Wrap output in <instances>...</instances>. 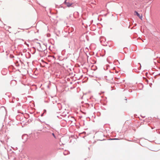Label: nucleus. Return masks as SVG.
I'll list each match as a JSON object with an SVG mask.
<instances>
[{"mask_svg": "<svg viewBox=\"0 0 160 160\" xmlns=\"http://www.w3.org/2000/svg\"><path fill=\"white\" fill-rule=\"evenodd\" d=\"M147 81L148 82V80L147 79Z\"/></svg>", "mask_w": 160, "mask_h": 160, "instance_id": "72a5a7b5", "label": "nucleus"}, {"mask_svg": "<svg viewBox=\"0 0 160 160\" xmlns=\"http://www.w3.org/2000/svg\"><path fill=\"white\" fill-rule=\"evenodd\" d=\"M130 90H129V92H131L132 91H132V90H131V91H130Z\"/></svg>", "mask_w": 160, "mask_h": 160, "instance_id": "393cba45", "label": "nucleus"}, {"mask_svg": "<svg viewBox=\"0 0 160 160\" xmlns=\"http://www.w3.org/2000/svg\"><path fill=\"white\" fill-rule=\"evenodd\" d=\"M134 14L137 16L140 19H142V15L141 16L140 14L136 11H134Z\"/></svg>", "mask_w": 160, "mask_h": 160, "instance_id": "39448f33", "label": "nucleus"}, {"mask_svg": "<svg viewBox=\"0 0 160 160\" xmlns=\"http://www.w3.org/2000/svg\"><path fill=\"white\" fill-rule=\"evenodd\" d=\"M81 77H82V76H81Z\"/></svg>", "mask_w": 160, "mask_h": 160, "instance_id": "4c0bfd02", "label": "nucleus"}, {"mask_svg": "<svg viewBox=\"0 0 160 160\" xmlns=\"http://www.w3.org/2000/svg\"><path fill=\"white\" fill-rule=\"evenodd\" d=\"M138 64L140 65V67H138V70L137 69H136V68L133 69V70H132V72H139V71H138V70H140L141 69V65L140 63H138Z\"/></svg>", "mask_w": 160, "mask_h": 160, "instance_id": "20e7f679", "label": "nucleus"}, {"mask_svg": "<svg viewBox=\"0 0 160 160\" xmlns=\"http://www.w3.org/2000/svg\"><path fill=\"white\" fill-rule=\"evenodd\" d=\"M70 152L69 151L66 150L65 151L63 152V154L65 155H67Z\"/></svg>", "mask_w": 160, "mask_h": 160, "instance_id": "1a4fd4ad", "label": "nucleus"}, {"mask_svg": "<svg viewBox=\"0 0 160 160\" xmlns=\"http://www.w3.org/2000/svg\"><path fill=\"white\" fill-rule=\"evenodd\" d=\"M27 51V50L26 49H23L22 51L23 52H26Z\"/></svg>", "mask_w": 160, "mask_h": 160, "instance_id": "2eb2a0df", "label": "nucleus"}, {"mask_svg": "<svg viewBox=\"0 0 160 160\" xmlns=\"http://www.w3.org/2000/svg\"><path fill=\"white\" fill-rule=\"evenodd\" d=\"M26 42H25L24 44H26Z\"/></svg>", "mask_w": 160, "mask_h": 160, "instance_id": "c9c22d12", "label": "nucleus"}, {"mask_svg": "<svg viewBox=\"0 0 160 160\" xmlns=\"http://www.w3.org/2000/svg\"><path fill=\"white\" fill-rule=\"evenodd\" d=\"M130 90H129V92H131L132 91H132V90H131V91H130Z\"/></svg>", "mask_w": 160, "mask_h": 160, "instance_id": "bb28decb", "label": "nucleus"}, {"mask_svg": "<svg viewBox=\"0 0 160 160\" xmlns=\"http://www.w3.org/2000/svg\"><path fill=\"white\" fill-rule=\"evenodd\" d=\"M87 118H88L89 119V120H90V118L89 117H88Z\"/></svg>", "mask_w": 160, "mask_h": 160, "instance_id": "5701e85b", "label": "nucleus"}, {"mask_svg": "<svg viewBox=\"0 0 160 160\" xmlns=\"http://www.w3.org/2000/svg\"><path fill=\"white\" fill-rule=\"evenodd\" d=\"M52 135L53 136V137H54L55 138H56V136H55V134H54V133H52Z\"/></svg>", "mask_w": 160, "mask_h": 160, "instance_id": "dca6fc26", "label": "nucleus"}, {"mask_svg": "<svg viewBox=\"0 0 160 160\" xmlns=\"http://www.w3.org/2000/svg\"><path fill=\"white\" fill-rule=\"evenodd\" d=\"M39 121L40 122H42L41 120H40L39 119Z\"/></svg>", "mask_w": 160, "mask_h": 160, "instance_id": "c85d7f7f", "label": "nucleus"}, {"mask_svg": "<svg viewBox=\"0 0 160 160\" xmlns=\"http://www.w3.org/2000/svg\"><path fill=\"white\" fill-rule=\"evenodd\" d=\"M63 4L66 5L67 7H73V6H72L73 3H70L68 2H67V0H65V1L64 2Z\"/></svg>", "mask_w": 160, "mask_h": 160, "instance_id": "f03ea898", "label": "nucleus"}, {"mask_svg": "<svg viewBox=\"0 0 160 160\" xmlns=\"http://www.w3.org/2000/svg\"><path fill=\"white\" fill-rule=\"evenodd\" d=\"M130 90H129V92H131L132 91H132V90H131V91H130Z\"/></svg>", "mask_w": 160, "mask_h": 160, "instance_id": "a878e982", "label": "nucleus"}, {"mask_svg": "<svg viewBox=\"0 0 160 160\" xmlns=\"http://www.w3.org/2000/svg\"><path fill=\"white\" fill-rule=\"evenodd\" d=\"M53 104H55L56 106L55 107V109L57 110H60L62 108V105L60 103H57L56 101L52 102Z\"/></svg>", "mask_w": 160, "mask_h": 160, "instance_id": "f257e3e1", "label": "nucleus"}, {"mask_svg": "<svg viewBox=\"0 0 160 160\" xmlns=\"http://www.w3.org/2000/svg\"><path fill=\"white\" fill-rule=\"evenodd\" d=\"M125 100H127V99H125Z\"/></svg>", "mask_w": 160, "mask_h": 160, "instance_id": "58836bf2", "label": "nucleus"}, {"mask_svg": "<svg viewBox=\"0 0 160 160\" xmlns=\"http://www.w3.org/2000/svg\"><path fill=\"white\" fill-rule=\"evenodd\" d=\"M30 51L31 52V53L33 54H34L36 51V48L34 47H32V49H31Z\"/></svg>", "mask_w": 160, "mask_h": 160, "instance_id": "423d86ee", "label": "nucleus"}, {"mask_svg": "<svg viewBox=\"0 0 160 160\" xmlns=\"http://www.w3.org/2000/svg\"><path fill=\"white\" fill-rule=\"evenodd\" d=\"M108 67H109V65H107V66H106L107 68H106V69H105V68H104V70H106L107 69H108Z\"/></svg>", "mask_w": 160, "mask_h": 160, "instance_id": "6ab92c4d", "label": "nucleus"}, {"mask_svg": "<svg viewBox=\"0 0 160 160\" xmlns=\"http://www.w3.org/2000/svg\"><path fill=\"white\" fill-rule=\"evenodd\" d=\"M153 60H154V61H153L155 63H156V61H157V60L155 59H154Z\"/></svg>", "mask_w": 160, "mask_h": 160, "instance_id": "a211bd4d", "label": "nucleus"}, {"mask_svg": "<svg viewBox=\"0 0 160 160\" xmlns=\"http://www.w3.org/2000/svg\"><path fill=\"white\" fill-rule=\"evenodd\" d=\"M43 122L46 125H47L48 126V127H51H51H50V125L48 124L47 123H46L45 122Z\"/></svg>", "mask_w": 160, "mask_h": 160, "instance_id": "4468645a", "label": "nucleus"}, {"mask_svg": "<svg viewBox=\"0 0 160 160\" xmlns=\"http://www.w3.org/2000/svg\"><path fill=\"white\" fill-rule=\"evenodd\" d=\"M61 7L62 8V7H62V6H61Z\"/></svg>", "mask_w": 160, "mask_h": 160, "instance_id": "e433bc0d", "label": "nucleus"}, {"mask_svg": "<svg viewBox=\"0 0 160 160\" xmlns=\"http://www.w3.org/2000/svg\"><path fill=\"white\" fill-rule=\"evenodd\" d=\"M28 136L26 134H24L22 136V138L23 140V142H26L28 138Z\"/></svg>", "mask_w": 160, "mask_h": 160, "instance_id": "7ed1b4c3", "label": "nucleus"}, {"mask_svg": "<svg viewBox=\"0 0 160 160\" xmlns=\"http://www.w3.org/2000/svg\"><path fill=\"white\" fill-rule=\"evenodd\" d=\"M91 69L93 71H95L97 69V67L96 66H94V65H92L91 66Z\"/></svg>", "mask_w": 160, "mask_h": 160, "instance_id": "0eeeda50", "label": "nucleus"}, {"mask_svg": "<svg viewBox=\"0 0 160 160\" xmlns=\"http://www.w3.org/2000/svg\"><path fill=\"white\" fill-rule=\"evenodd\" d=\"M86 37L87 40L88 41L89 40L88 36V35H86Z\"/></svg>", "mask_w": 160, "mask_h": 160, "instance_id": "f3484780", "label": "nucleus"}, {"mask_svg": "<svg viewBox=\"0 0 160 160\" xmlns=\"http://www.w3.org/2000/svg\"><path fill=\"white\" fill-rule=\"evenodd\" d=\"M21 55L22 56L23 55L22 53H21Z\"/></svg>", "mask_w": 160, "mask_h": 160, "instance_id": "473e14b6", "label": "nucleus"}, {"mask_svg": "<svg viewBox=\"0 0 160 160\" xmlns=\"http://www.w3.org/2000/svg\"><path fill=\"white\" fill-rule=\"evenodd\" d=\"M50 57H52V58L55 60L56 59V58H55V56L54 55H51V56H50Z\"/></svg>", "mask_w": 160, "mask_h": 160, "instance_id": "ddd939ff", "label": "nucleus"}, {"mask_svg": "<svg viewBox=\"0 0 160 160\" xmlns=\"http://www.w3.org/2000/svg\"><path fill=\"white\" fill-rule=\"evenodd\" d=\"M91 106H92V107H93V104H91Z\"/></svg>", "mask_w": 160, "mask_h": 160, "instance_id": "7c9ffc66", "label": "nucleus"}, {"mask_svg": "<svg viewBox=\"0 0 160 160\" xmlns=\"http://www.w3.org/2000/svg\"><path fill=\"white\" fill-rule=\"evenodd\" d=\"M86 105L87 106H88V107H89V104L88 103H86Z\"/></svg>", "mask_w": 160, "mask_h": 160, "instance_id": "aec40b11", "label": "nucleus"}, {"mask_svg": "<svg viewBox=\"0 0 160 160\" xmlns=\"http://www.w3.org/2000/svg\"><path fill=\"white\" fill-rule=\"evenodd\" d=\"M109 140H118V139L117 138H111L109 139Z\"/></svg>", "mask_w": 160, "mask_h": 160, "instance_id": "f8f14e48", "label": "nucleus"}, {"mask_svg": "<svg viewBox=\"0 0 160 160\" xmlns=\"http://www.w3.org/2000/svg\"><path fill=\"white\" fill-rule=\"evenodd\" d=\"M134 25H135L134 26H136L137 24L136 23Z\"/></svg>", "mask_w": 160, "mask_h": 160, "instance_id": "c756f323", "label": "nucleus"}, {"mask_svg": "<svg viewBox=\"0 0 160 160\" xmlns=\"http://www.w3.org/2000/svg\"><path fill=\"white\" fill-rule=\"evenodd\" d=\"M130 90H129V92H131L132 91H132V90H131V91H130Z\"/></svg>", "mask_w": 160, "mask_h": 160, "instance_id": "b1692460", "label": "nucleus"}, {"mask_svg": "<svg viewBox=\"0 0 160 160\" xmlns=\"http://www.w3.org/2000/svg\"><path fill=\"white\" fill-rule=\"evenodd\" d=\"M26 42H25L24 44H26Z\"/></svg>", "mask_w": 160, "mask_h": 160, "instance_id": "f704fd0d", "label": "nucleus"}, {"mask_svg": "<svg viewBox=\"0 0 160 160\" xmlns=\"http://www.w3.org/2000/svg\"><path fill=\"white\" fill-rule=\"evenodd\" d=\"M8 28H11V27L10 26H8Z\"/></svg>", "mask_w": 160, "mask_h": 160, "instance_id": "cd10ccee", "label": "nucleus"}, {"mask_svg": "<svg viewBox=\"0 0 160 160\" xmlns=\"http://www.w3.org/2000/svg\"><path fill=\"white\" fill-rule=\"evenodd\" d=\"M46 110H45V109H44L43 110V113H42L41 114V117H43L44 115V114L45 113H46Z\"/></svg>", "mask_w": 160, "mask_h": 160, "instance_id": "9b49d317", "label": "nucleus"}, {"mask_svg": "<svg viewBox=\"0 0 160 160\" xmlns=\"http://www.w3.org/2000/svg\"><path fill=\"white\" fill-rule=\"evenodd\" d=\"M26 45H27V46H28V47H29V44H26Z\"/></svg>", "mask_w": 160, "mask_h": 160, "instance_id": "412c9836", "label": "nucleus"}, {"mask_svg": "<svg viewBox=\"0 0 160 160\" xmlns=\"http://www.w3.org/2000/svg\"><path fill=\"white\" fill-rule=\"evenodd\" d=\"M145 117V116H144H144H143L142 118H144Z\"/></svg>", "mask_w": 160, "mask_h": 160, "instance_id": "2f4dec72", "label": "nucleus"}, {"mask_svg": "<svg viewBox=\"0 0 160 160\" xmlns=\"http://www.w3.org/2000/svg\"><path fill=\"white\" fill-rule=\"evenodd\" d=\"M141 85L142 86V88H143V85L142 84H141Z\"/></svg>", "mask_w": 160, "mask_h": 160, "instance_id": "4be33fe9", "label": "nucleus"}, {"mask_svg": "<svg viewBox=\"0 0 160 160\" xmlns=\"http://www.w3.org/2000/svg\"><path fill=\"white\" fill-rule=\"evenodd\" d=\"M26 58H30L31 57V55L30 53L29 52H28L27 54H26Z\"/></svg>", "mask_w": 160, "mask_h": 160, "instance_id": "6e6552de", "label": "nucleus"}, {"mask_svg": "<svg viewBox=\"0 0 160 160\" xmlns=\"http://www.w3.org/2000/svg\"><path fill=\"white\" fill-rule=\"evenodd\" d=\"M14 82L15 83H14L13 84V85H15L17 81H16V80H12L11 81V82H10V84H12V82Z\"/></svg>", "mask_w": 160, "mask_h": 160, "instance_id": "9d476101", "label": "nucleus"}]
</instances>
